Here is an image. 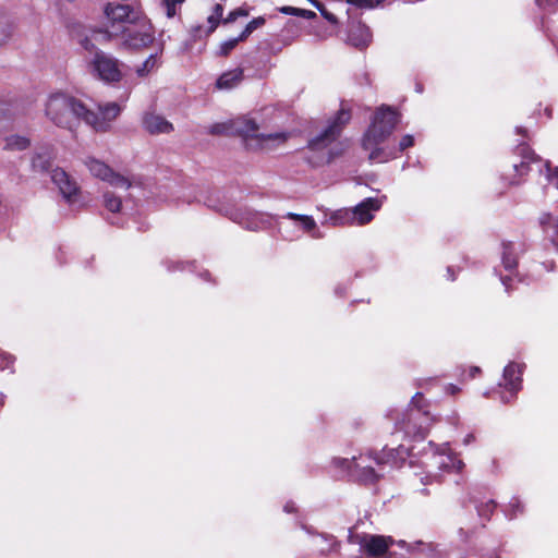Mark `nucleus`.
Wrapping results in <instances>:
<instances>
[{"label": "nucleus", "mask_w": 558, "mask_h": 558, "mask_svg": "<svg viewBox=\"0 0 558 558\" xmlns=\"http://www.w3.org/2000/svg\"><path fill=\"white\" fill-rule=\"evenodd\" d=\"M351 120V111L340 108L337 113L328 121L327 126L315 137L307 142V149L318 153L317 156L306 157V161L313 167H319L332 162L344 153L342 145H337L325 151L342 134L345 125Z\"/></svg>", "instance_id": "3"}, {"label": "nucleus", "mask_w": 558, "mask_h": 558, "mask_svg": "<svg viewBox=\"0 0 558 558\" xmlns=\"http://www.w3.org/2000/svg\"><path fill=\"white\" fill-rule=\"evenodd\" d=\"M496 509V502L494 500H488L477 507V513L480 517L484 518L488 521Z\"/></svg>", "instance_id": "28"}, {"label": "nucleus", "mask_w": 558, "mask_h": 558, "mask_svg": "<svg viewBox=\"0 0 558 558\" xmlns=\"http://www.w3.org/2000/svg\"><path fill=\"white\" fill-rule=\"evenodd\" d=\"M53 158L52 151L48 148L36 153L32 158L33 170L40 173L50 171Z\"/></svg>", "instance_id": "19"}, {"label": "nucleus", "mask_w": 558, "mask_h": 558, "mask_svg": "<svg viewBox=\"0 0 558 558\" xmlns=\"http://www.w3.org/2000/svg\"><path fill=\"white\" fill-rule=\"evenodd\" d=\"M304 215H300V214H295V213H288L284 217L290 219V220L301 221V218Z\"/></svg>", "instance_id": "44"}, {"label": "nucleus", "mask_w": 558, "mask_h": 558, "mask_svg": "<svg viewBox=\"0 0 558 558\" xmlns=\"http://www.w3.org/2000/svg\"><path fill=\"white\" fill-rule=\"evenodd\" d=\"M539 225L545 236L558 250V217L544 213L539 217Z\"/></svg>", "instance_id": "18"}, {"label": "nucleus", "mask_w": 558, "mask_h": 558, "mask_svg": "<svg viewBox=\"0 0 558 558\" xmlns=\"http://www.w3.org/2000/svg\"><path fill=\"white\" fill-rule=\"evenodd\" d=\"M363 456L360 458H352V461L342 460L343 463L349 464V469L357 476L359 481L364 484H375L379 481L380 475L375 471V469L368 464H363L359 460H362Z\"/></svg>", "instance_id": "15"}, {"label": "nucleus", "mask_w": 558, "mask_h": 558, "mask_svg": "<svg viewBox=\"0 0 558 558\" xmlns=\"http://www.w3.org/2000/svg\"><path fill=\"white\" fill-rule=\"evenodd\" d=\"M521 246H522L521 251L524 252L525 251V244L522 243Z\"/></svg>", "instance_id": "53"}, {"label": "nucleus", "mask_w": 558, "mask_h": 558, "mask_svg": "<svg viewBox=\"0 0 558 558\" xmlns=\"http://www.w3.org/2000/svg\"><path fill=\"white\" fill-rule=\"evenodd\" d=\"M156 63V60L154 58V56H150L143 64L141 68L137 69V73L140 76H144L145 74H147L150 69L154 68Z\"/></svg>", "instance_id": "35"}, {"label": "nucleus", "mask_w": 558, "mask_h": 558, "mask_svg": "<svg viewBox=\"0 0 558 558\" xmlns=\"http://www.w3.org/2000/svg\"><path fill=\"white\" fill-rule=\"evenodd\" d=\"M517 155L521 156L520 163H513L514 177L510 179V185H518L523 181V177L527 175L531 171V163L539 161V157L526 144L521 143L515 148Z\"/></svg>", "instance_id": "11"}, {"label": "nucleus", "mask_w": 558, "mask_h": 558, "mask_svg": "<svg viewBox=\"0 0 558 558\" xmlns=\"http://www.w3.org/2000/svg\"><path fill=\"white\" fill-rule=\"evenodd\" d=\"M319 12H320L322 16L325 20H327L330 24H333V25L338 24L337 16L333 13H331L330 11H328L326 9V7L324 9H322Z\"/></svg>", "instance_id": "38"}, {"label": "nucleus", "mask_w": 558, "mask_h": 558, "mask_svg": "<svg viewBox=\"0 0 558 558\" xmlns=\"http://www.w3.org/2000/svg\"><path fill=\"white\" fill-rule=\"evenodd\" d=\"M385 0H347L348 3L357 8L373 9L383 3Z\"/></svg>", "instance_id": "31"}, {"label": "nucleus", "mask_w": 558, "mask_h": 558, "mask_svg": "<svg viewBox=\"0 0 558 558\" xmlns=\"http://www.w3.org/2000/svg\"><path fill=\"white\" fill-rule=\"evenodd\" d=\"M7 400V396L3 392H0V410L4 407Z\"/></svg>", "instance_id": "50"}, {"label": "nucleus", "mask_w": 558, "mask_h": 558, "mask_svg": "<svg viewBox=\"0 0 558 558\" xmlns=\"http://www.w3.org/2000/svg\"><path fill=\"white\" fill-rule=\"evenodd\" d=\"M184 1L185 0H162L167 17H174L177 15V5H181Z\"/></svg>", "instance_id": "29"}, {"label": "nucleus", "mask_w": 558, "mask_h": 558, "mask_svg": "<svg viewBox=\"0 0 558 558\" xmlns=\"http://www.w3.org/2000/svg\"><path fill=\"white\" fill-rule=\"evenodd\" d=\"M85 165L94 177L108 182L112 186L124 187L126 190L131 186V182L128 178L114 172L108 165L100 160L87 158Z\"/></svg>", "instance_id": "8"}, {"label": "nucleus", "mask_w": 558, "mask_h": 558, "mask_svg": "<svg viewBox=\"0 0 558 558\" xmlns=\"http://www.w3.org/2000/svg\"><path fill=\"white\" fill-rule=\"evenodd\" d=\"M9 105L0 99V118L5 117L9 113Z\"/></svg>", "instance_id": "43"}, {"label": "nucleus", "mask_w": 558, "mask_h": 558, "mask_svg": "<svg viewBox=\"0 0 558 558\" xmlns=\"http://www.w3.org/2000/svg\"><path fill=\"white\" fill-rule=\"evenodd\" d=\"M398 545H399L400 547H402V548H403V547H407V543H405L404 541H400V542H398Z\"/></svg>", "instance_id": "52"}, {"label": "nucleus", "mask_w": 558, "mask_h": 558, "mask_svg": "<svg viewBox=\"0 0 558 558\" xmlns=\"http://www.w3.org/2000/svg\"><path fill=\"white\" fill-rule=\"evenodd\" d=\"M238 40L235 38H231L227 41H223L220 45L219 54L222 57H228L230 52L238 46Z\"/></svg>", "instance_id": "32"}, {"label": "nucleus", "mask_w": 558, "mask_h": 558, "mask_svg": "<svg viewBox=\"0 0 558 558\" xmlns=\"http://www.w3.org/2000/svg\"><path fill=\"white\" fill-rule=\"evenodd\" d=\"M243 78V70L242 69H235L232 71H228L219 76L217 80V87L218 88H232L236 84H239Z\"/></svg>", "instance_id": "21"}, {"label": "nucleus", "mask_w": 558, "mask_h": 558, "mask_svg": "<svg viewBox=\"0 0 558 558\" xmlns=\"http://www.w3.org/2000/svg\"><path fill=\"white\" fill-rule=\"evenodd\" d=\"M409 456V449L402 445L397 448L388 449L385 447L380 452H371L369 459H373L376 464H389L395 468H399L405 461Z\"/></svg>", "instance_id": "13"}, {"label": "nucleus", "mask_w": 558, "mask_h": 558, "mask_svg": "<svg viewBox=\"0 0 558 558\" xmlns=\"http://www.w3.org/2000/svg\"><path fill=\"white\" fill-rule=\"evenodd\" d=\"M279 11L287 15L300 16V17H303L306 20H312V19L316 17V13L314 11L294 8V7H290V5L281 7V8H279Z\"/></svg>", "instance_id": "23"}, {"label": "nucleus", "mask_w": 558, "mask_h": 558, "mask_svg": "<svg viewBox=\"0 0 558 558\" xmlns=\"http://www.w3.org/2000/svg\"><path fill=\"white\" fill-rule=\"evenodd\" d=\"M15 363V356L0 350V371L10 369Z\"/></svg>", "instance_id": "30"}, {"label": "nucleus", "mask_w": 558, "mask_h": 558, "mask_svg": "<svg viewBox=\"0 0 558 558\" xmlns=\"http://www.w3.org/2000/svg\"><path fill=\"white\" fill-rule=\"evenodd\" d=\"M371 37L369 28L361 22L351 24L348 29V41L355 48L366 47L371 41Z\"/></svg>", "instance_id": "17"}, {"label": "nucleus", "mask_w": 558, "mask_h": 558, "mask_svg": "<svg viewBox=\"0 0 558 558\" xmlns=\"http://www.w3.org/2000/svg\"><path fill=\"white\" fill-rule=\"evenodd\" d=\"M92 32L106 41L122 38V45L133 50L147 48L154 41V32L141 7L116 1L104 4L101 27Z\"/></svg>", "instance_id": "1"}, {"label": "nucleus", "mask_w": 558, "mask_h": 558, "mask_svg": "<svg viewBox=\"0 0 558 558\" xmlns=\"http://www.w3.org/2000/svg\"><path fill=\"white\" fill-rule=\"evenodd\" d=\"M501 281H502V283H504V286H505V288H506V291H507V292H510V290H511L510 282L512 281V279H511L510 277H504V278L501 279Z\"/></svg>", "instance_id": "46"}, {"label": "nucleus", "mask_w": 558, "mask_h": 558, "mask_svg": "<svg viewBox=\"0 0 558 558\" xmlns=\"http://www.w3.org/2000/svg\"><path fill=\"white\" fill-rule=\"evenodd\" d=\"M144 129L149 134H169L174 128L171 122L166 120L162 116L154 112H146L142 119Z\"/></svg>", "instance_id": "14"}, {"label": "nucleus", "mask_w": 558, "mask_h": 558, "mask_svg": "<svg viewBox=\"0 0 558 558\" xmlns=\"http://www.w3.org/2000/svg\"><path fill=\"white\" fill-rule=\"evenodd\" d=\"M51 180L58 186L60 193L69 204L76 202L80 193V186L63 169H52Z\"/></svg>", "instance_id": "12"}, {"label": "nucleus", "mask_w": 558, "mask_h": 558, "mask_svg": "<svg viewBox=\"0 0 558 558\" xmlns=\"http://www.w3.org/2000/svg\"><path fill=\"white\" fill-rule=\"evenodd\" d=\"M318 11L325 8V5L318 0H308Z\"/></svg>", "instance_id": "48"}, {"label": "nucleus", "mask_w": 558, "mask_h": 558, "mask_svg": "<svg viewBox=\"0 0 558 558\" xmlns=\"http://www.w3.org/2000/svg\"><path fill=\"white\" fill-rule=\"evenodd\" d=\"M104 205L109 211L119 213L122 207V201L112 192H106L104 194Z\"/></svg>", "instance_id": "24"}, {"label": "nucleus", "mask_w": 558, "mask_h": 558, "mask_svg": "<svg viewBox=\"0 0 558 558\" xmlns=\"http://www.w3.org/2000/svg\"><path fill=\"white\" fill-rule=\"evenodd\" d=\"M246 218H243L244 220L239 221V223L244 225L246 229L248 230H257L260 225L265 222L262 215L257 213H247Z\"/></svg>", "instance_id": "26"}, {"label": "nucleus", "mask_w": 558, "mask_h": 558, "mask_svg": "<svg viewBox=\"0 0 558 558\" xmlns=\"http://www.w3.org/2000/svg\"><path fill=\"white\" fill-rule=\"evenodd\" d=\"M252 33L253 32L245 26L244 29L235 39L238 40V43L245 41Z\"/></svg>", "instance_id": "41"}, {"label": "nucleus", "mask_w": 558, "mask_h": 558, "mask_svg": "<svg viewBox=\"0 0 558 558\" xmlns=\"http://www.w3.org/2000/svg\"><path fill=\"white\" fill-rule=\"evenodd\" d=\"M31 145V141L21 135H11L5 137L4 149L7 150H24L28 148Z\"/></svg>", "instance_id": "22"}, {"label": "nucleus", "mask_w": 558, "mask_h": 558, "mask_svg": "<svg viewBox=\"0 0 558 558\" xmlns=\"http://www.w3.org/2000/svg\"><path fill=\"white\" fill-rule=\"evenodd\" d=\"M447 391H448L450 395L454 396V395H457L458 392H460V388H459L458 386H456V385L450 384V385H448V386H447Z\"/></svg>", "instance_id": "45"}, {"label": "nucleus", "mask_w": 558, "mask_h": 558, "mask_svg": "<svg viewBox=\"0 0 558 558\" xmlns=\"http://www.w3.org/2000/svg\"><path fill=\"white\" fill-rule=\"evenodd\" d=\"M213 14H214L215 19L223 20L222 19V14H223V7H222V4L216 3L214 5V9H213Z\"/></svg>", "instance_id": "39"}, {"label": "nucleus", "mask_w": 558, "mask_h": 558, "mask_svg": "<svg viewBox=\"0 0 558 558\" xmlns=\"http://www.w3.org/2000/svg\"><path fill=\"white\" fill-rule=\"evenodd\" d=\"M258 124L250 118H236L225 123H215L209 128L213 135H238L241 136L246 149L258 150L270 148V142L284 143L288 134L283 132L259 134Z\"/></svg>", "instance_id": "4"}, {"label": "nucleus", "mask_w": 558, "mask_h": 558, "mask_svg": "<svg viewBox=\"0 0 558 558\" xmlns=\"http://www.w3.org/2000/svg\"><path fill=\"white\" fill-rule=\"evenodd\" d=\"M481 373H482V369L478 366H470L468 368V378L474 379Z\"/></svg>", "instance_id": "40"}, {"label": "nucleus", "mask_w": 558, "mask_h": 558, "mask_svg": "<svg viewBox=\"0 0 558 558\" xmlns=\"http://www.w3.org/2000/svg\"><path fill=\"white\" fill-rule=\"evenodd\" d=\"M202 31V26H196V27H193V35L194 36H197V34Z\"/></svg>", "instance_id": "51"}, {"label": "nucleus", "mask_w": 558, "mask_h": 558, "mask_svg": "<svg viewBox=\"0 0 558 558\" xmlns=\"http://www.w3.org/2000/svg\"><path fill=\"white\" fill-rule=\"evenodd\" d=\"M305 232H311L316 229V221L312 216L304 215L299 221Z\"/></svg>", "instance_id": "33"}, {"label": "nucleus", "mask_w": 558, "mask_h": 558, "mask_svg": "<svg viewBox=\"0 0 558 558\" xmlns=\"http://www.w3.org/2000/svg\"><path fill=\"white\" fill-rule=\"evenodd\" d=\"M331 220L335 225L354 223V213L351 209H341L332 214Z\"/></svg>", "instance_id": "25"}, {"label": "nucleus", "mask_w": 558, "mask_h": 558, "mask_svg": "<svg viewBox=\"0 0 558 558\" xmlns=\"http://www.w3.org/2000/svg\"><path fill=\"white\" fill-rule=\"evenodd\" d=\"M80 43L88 51H93L95 49V45L88 37L83 38Z\"/></svg>", "instance_id": "42"}, {"label": "nucleus", "mask_w": 558, "mask_h": 558, "mask_svg": "<svg viewBox=\"0 0 558 558\" xmlns=\"http://www.w3.org/2000/svg\"><path fill=\"white\" fill-rule=\"evenodd\" d=\"M400 119V112L391 106L381 105L376 109L372 123L361 141L362 148L368 151L371 162H387L414 145V137L407 134L401 137L397 149L381 147L399 124Z\"/></svg>", "instance_id": "2"}, {"label": "nucleus", "mask_w": 558, "mask_h": 558, "mask_svg": "<svg viewBox=\"0 0 558 558\" xmlns=\"http://www.w3.org/2000/svg\"><path fill=\"white\" fill-rule=\"evenodd\" d=\"M250 14V11L243 7H240V8H236L232 11H230L227 15V17H225L222 20V23L223 24H231V23H234L239 17H244V16H248Z\"/></svg>", "instance_id": "27"}, {"label": "nucleus", "mask_w": 558, "mask_h": 558, "mask_svg": "<svg viewBox=\"0 0 558 558\" xmlns=\"http://www.w3.org/2000/svg\"><path fill=\"white\" fill-rule=\"evenodd\" d=\"M501 246V263L505 269L509 271L517 269L519 260L518 254L515 253L514 243L511 241H504Z\"/></svg>", "instance_id": "20"}, {"label": "nucleus", "mask_w": 558, "mask_h": 558, "mask_svg": "<svg viewBox=\"0 0 558 558\" xmlns=\"http://www.w3.org/2000/svg\"><path fill=\"white\" fill-rule=\"evenodd\" d=\"M45 113L57 126L72 129L76 121H84L86 106L75 97L58 92L48 97Z\"/></svg>", "instance_id": "5"}, {"label": "nucleus", "mask_w": 558, "mask_h": 558, "mask_svg": "<svg viewBox=\"0 0 558 558\" xmlns=\"http://www.w3.org/2000/svg\"><path fill=\"white\" fill-rule=\"evenodd\" d=\"M429 422L427 412L410 408L402 414V418L397 421L396 430L403 432L413 440H424L429 432Z\"/></svg>", "instance_id": "6"}, {"label": "nucleus", "mask_w": 558, "mask_h": 558, "mask_svg": "<svg viewBox=\"0 0 558 558\" xmlns=\"http://www.w3.org/2000/svg\"><path fill=\"white\" fill-rule=\"evenodd\" d=\"M284 511L288 512V513H294L296 511V509L294 507V504L293 502H288L284 506Z\"/></svg>", "instance_id": "47"}, {"label": "nucleus", "mask_w": 558, "mask_h": 558, "mask_svg": "<svg viewBox=\"0 0 558 558\" xmlns=\"http://www.w3.org/2000/svg\"><path fill=\"white\" fill-rule=\"evenodd\" d=\"M121 110L120 105L117 102L99 105L97 112L86 108L84 122L97 132H107L110 130L112 121L121 113Z\"/></svg>", "instance_id": "7"}, {"label": "nucleus", "mask_w": 558, "mask_h": 558, "mask_svg": "<svg viewBox=\"0 0 558 558\" xmlns=\"http://www.w3.org/2000/svg\"><path fill=\"white\" fill-rule=\"evenodd\" d=\"M266 23V20L264 16H257V17H254L252 21H250L247 24H246V27L254 32L255 29L262 27L263 25H265Z\"/></svg>", "instance_id": "36"}, {"label": "nucleus", "mask_w": 558, "mask_h": 558, "mask_svg": "<svg viewBox=\"0 0 558 558\" xmlns=\"http://www.w3.org/2000/svg\"><path fill=\"white\" fill-rule=\"evenodd\" d=\"M207 22L209 24V27L207 29V35H210L211 33H214L216 31V28L219 26V24L222 23V20L215 19L214 14H211L208 16Z\"/></svg>", "instance_id": "37"}, {"label": "nucleus", "mask_w": 558, "mask_h": 558, "mask_svg": "<svg viewBox=\"0 0 558 558\" xmlns=\"http://www.w3.org/2000/svg\"><path fill=\"white\" fill-rule=\"evenodd\" d=\"M12 35V28L9 24L0 21V45L4 44Z\"/></svg>", "instance_id": "34"}, {"label": "nucleus", "mask_w": 558, "mask_h": 558, "mask_svg": "<svg viewBox=\"0 0 558 558\" xmlns=\"http://www.w3.org/2000/svg\"><path fill=\"white\" fill-rule=\"evenodd\" d=\"M379 207L380 203L377 198H365L362 203L351 209L352 213H354V221H356L357 225L368 223L373 219L372 211L378 210Z\"/></svg>", "instance_id": "16"}, {"label": "nucleus", "mask_w": 558, "mask_h": 558, "mask_svg": "<svg viewBox=\"0 0 558 558\" xmlns=\"http://www.w3.org/2000/svg\"><path fill=\"white\" fill-rule=\"evenodd\" d=\"M524 366L511 362L504 369V383L500 384L501 387L505 388L506 392L509 393V397L501 396V399L505 403H509L517 398L518 392L522 389V375H523Z\"/></svg>", "instance_id": "9"}, {"label": "nucleus", "mask_w": 558, "mask_h": 558, "mask_svg": "<svg viewBox=\"0 0 558 558\" xmlns=\"http://www.w3.org/2000/svg\"><path fill=\"white\" fill-rule=\"evenodd\" d=\"M93 69L106 82H119L122 77L119 61L101 51L95 53Z\"/></svg>", "instance_id": "10"}, {"label": "nucleus", "mask_w": 558, "mask_h": 558, "mask_svg": "<svg viewBox=\"0 0 558 558\" xmlns=\"http://www.w3.org/2000/svg\"><path fill=\"white\" fill-rule=\"evenodd\" d=\"M517 133L522 135L523 137H527V130L525 128H522V126L517 128Z\"/></svg>", "instance_id": "49"}]
</instances>
